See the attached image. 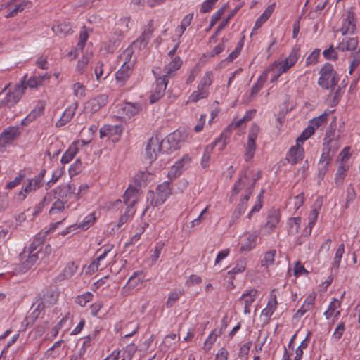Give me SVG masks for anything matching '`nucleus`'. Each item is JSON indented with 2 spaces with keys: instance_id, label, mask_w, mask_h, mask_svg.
I'll use <instances>...</instances> for the list:
<instances>
[{
  "instance_id": "1",
  "label": "nucleus",
  "mask_w": 360,
  "mask_h": 360,
  "mask_svg": "<svg viewBox=\"0 0 360 360\" xmlns=\"http://www.w3.org/2000/svg\"><path fill=\"white\" fill-rule=\"evenodd\" d=\"M261 177L259 170L247 169L235 183L233 188V194L237 195L242 189L245 190V201H248L252 195L256 181Z\"/></svg>"
},
{
  "instance_id": "2",
  "label": "nucleus",
  "mask_w": 360,
  "mask_h": 360,
  "mask_svg": "<svg viewBox=\"0 0 360 360\" xmlns=\"http://www.w3.org/2000/svg\"><path fill=\"white\" fill-rule=\"evenodd\" d=\"M53 200H58L63 202L67 209L75 210L79 203L77 201L80 198L79 194L75 193V186L74 184L61 185L53 190Z\"/></svg>"
},
{
  "instance_id": "3",
  "label": "nucleus",
  "mask_w": 360,
  "mask_h": 360,
  "mask_svg": "<svg viewBox=\"0 0 360 360\" xmlns=\"http://www.w3.org/2000/svg\"><path fill=\"white\" fill-rule=\"evenodd\" d=\"M53 200H58L63 202L67 209L75 210L79 203L77 201L80 198L79 194L75 193V186L74 184L61 185L53 190Z\"/></svg>"
},
{
  "instance_id": "4",
  "label": "nucleus",
  "mask_w": 360,
  "mask_h": 360,
  "mask_svg": "<svg viewBox=\"0 0 360 360\" xmlns=\"http://www.w3.org/2000/svg\"><path fill=\"white\" fill-rule=\"evenodd\" d=\"M6 86L0 92V108L7 107L11 108L15 106L25 94L26 86L25 82H20L16 84L13 89L6 91Z\"/></svg>"
},
{
  "instance_id": "5",
  "label": "nucleus",
  "mask_w": 360,
  "mask_h": 360,
  "mask_svg": "<svg viewBox=\"0 0 360 360\" xmlns=\"http://www.w3.org/2000/svg\"><path fill=\"white\" fill-rule=\"evenodd\" d=\"M335 108H328L321 115L318 117H314L309 122V124L307 128L302 131L301 135L297 138V142L304 143L308 139L320 126L328 121L330 118H333V115H335Z\"/></svg>"
},
{
  "instance_id": "6",
  "label": "nucleus",
  "mask_w": 360,
  "mask_h": 360,
  "mask_svg": "<svg viewBox=\"0 0 360 360\" xmlns=\"http://www.w3.org/2000/svg\"><path fill=\"white\" fill-rule=\"evenodd\" d=\"M318 84L326 89L334 90L336 85V71L330 63H326L319 71Z\"/></svg>"
},
{
  "instance_id": "7",
  "label": "nucleus",
  "mask_w": 360,
  "mask_h": 360,
  "mask_svg": "<svg viewBox=\"0 0 360 360\" xmlns=\"http://www.w3.org/2000/svg\"><path fill=\"white\" fill-rule=\"evenodd\" d=\"M171 193L169 182L164 181L157 186L156 192L150 191L148 193L147 200L153 206H158L166 201Z\"/></svg>"
},
{
  "instance_id": "8",
  "label": "nucleus",
  "mask_w": 360,
  "mask_h": 360,
  "mask_svg": "<svg viewBox=\"0 0 360 360\" xmlns=\"http://www.w3.org/2000/svg\"><path fill=\"white\" fill-rule=\"evenodd\" d=\"M299 58V51L296 49H293L288 56L283 60L274 61L269 68L266 70V72L268 71L278 72L281 75L285 72H287L297 63Z\"/></svg>"
},
{
  "instance_id": "9",
  "label": "nucleus",
  "mask_w": 360,
  "mask_h": 360,
  "mask_svg": "<svg viewBox=\"0 0 360 360\" xmlns=\"http://www.w3.org/2000/svg\"><path fill=\"white\" fill-rule=\"evenodd\" d=\"M353 162L354 158L351 148L349 146L345 147L339 153V179L347 174Z\"/></svg>"
},
{
  "instance_id": "10",
  "label": "nucleus",
  "mask_w": 360,
  "mask_h": 360,
  "mask_svg": "<svg viewBox=\"0 0 360 360\" xmlns=\"http://www.w3.org/2000/svg\"><path fill=\"white\" fill-rule=\"evenodd\" d=\"M154 75L156 77V81L153 86L152 93L150 97V102L154 103L160 99L165 93V90L168 84V79L162 75L157 76L156 72L153 70Z\"/></svg>"
},
{
  "instance_id": "11",
  "label": "nucleus",
  "mask_w": 360,
  "mask_h": 360,
  "mask_svg": "<svg viewBox=\"0 0 360 360\" xmlns=\"http://www.w3.org/2000/svg\"><path fill=\"white\" fill-rule=\"evenodd\" d=\"M224 136L225 134H221L219 137L217 138L212 143L205 147L201 159V165L203 168H206L209 166L211 154L215 146H218L219 150H222L225 148L226 140Z\"/></svg>"
},
{
  "instance_id": "12",
  "label": "nucleus",
  "mask_w": 360,
  "mask_h": 360,
  "mask_svg": "<svg viewBox=\"0 0 360 360\" xmlns=\"http://www.w3.org/2000/svg\"><path fill=\"white\" fill-rule=\"evenodd\" d=\"M342 27L339 29L342 35L354 34L356 29V19L352 10L347 11L342 17Z\"/></svg>"
},
{
  "instance_id": "13",
  "label": "nucleus",
  "mask_w": 360,
  "mask_h": 360,
  "mask_svg": "<svg viewBox=\"0 0 360 360\" xmlns=\"http://www.w3.org/2000/svg\"><path fill=\"white\" fill-rule=\"evenodd\" d=\"M67 207L63 202L58 200H54L52 206L49 210V214L52 217H56L57 214H61V219L50 224L49 231H54L65 219L68 217V213L65 212Z\"/></svg>"
},
{
  "instance_id": "14",
  "label": "nucleus",
  "mask_w": 360,
  "mask_h": 360,
  "mask_svg": "<svg viewBox=\"0 0 360 360\" xmlns=\"http://www.w3.org/2000/svg\"><path fill=\"white\" fill-rule=\"evenodd\" d=\"M136 350L134 344H129L122 350H113L104 360H131Z\"/></svg>"
},
{
  "instance_id": "15",
  "label": "nucleus",
  "mask_w": 360,
  "mask_h": 360,
  "mask_svg": "<svg viewBox=\"0 0 360 360\" xmlns=\"http://www.w3.org/2000/svg\"><path fill=\"white\" fill-rule=\"evenodd\" d=\"M259 130L260 129L257 124H252L250 129L246 146V151L245 153V159L246 161H249L253 158L255 155L256 149L255 141L258 136Z\"/></svg>"
},
{
  "instance_id": "16",
  "label": "nucleus",
  "mask_w": 360,
  "mask_h": 360,
  "mask_svg": "<svg viewBox=\"0 0 360 360\" xmlns=\"http://www.w3.org/2000/svg\"><path fill=\"white\" fill-rule=\"evenodd\" d=\"M43 184H41L40 177H33L29 179L28 183L22 186L21 191L15 195V198L18 201H24L27 195L32 192L40 188Z\"/></svg>"
},
{
  "instance_id": "17",
  "label": "nucleus",
  "mask_w": 360,
  "mask_h": 360,
  "mask_svg": "<svg viewBox=\"0 0 360 360\" xmlns=\"http://www.w3.org/2000/svg\"><path fill=\"white\" fill-rule=\"evenodd\" d=\"M162 141L158 136L151 137L146 147V158L150 163L153 162L158 156V154L161 151Z\"/></svg>"
},
{
  "instance_id": "18",
  "label": "nucleus",
  "mask_w": 360,
  "mask_h": 360,
  "mask_svg": "<svg viewBox=\"0 0 360 360\" xmlns=\"http://www.w3.org/2000/svg\"><path fill=\"white\" fill-rule=\"evenodd\" d=\"M39 250L31 249L30 248H25L20 257L22 265L25 271L30 269L37 261Z\"/></svg>"
},
{
  "instance_id": "19",
  "label": "nucleus",
  "mask_w": 360,
  "mask_h": 360,
  "mask_svg": "<svg viewBox=\"0 0 360 360\" xmlns=\"http://www.w3.org/2000/svg\"><path fill=\"white\" fill-rule=\"evenodd\" d=\"M359 41L356 37H344L339 42V51L348 52L349 54L360 53V48L358 47Z\"/></svg>"
},
{
  "instance_id": "20",
  "label": "nucleus",
  "mask_w": 360,
  "mask_h": 360,
  "mask_svg": "<svg viewBox=\"0 0 360 360\" xmlns=\"http://www.w3.org/2000/svg\"><path fill=\"white\" fill-rule=\"evenodd\" d=\"M123 131L121 125L105 124L100 129V138L108 137L113 141L119 140Z\"/></svg>"
},
{
  "instance_id": "21",
  "label": "nucleus",
  "mask_w": 360,
  "mask_h": 360,
  "mask_svg": "<svg viewBox=\"0 0 360 360\" xmlns=\"http://www.w3.org/2000/svg\"><path fill=\"white\" fill-rule=\"evenodd\" d=\"M335 126H336V116L333 115V118L331 119V122L330 124V128L326 130V136L324 138V147L323 148H330V151L336 152V144L337 140L334 139L335 133Z\"/></svg>"
},
{
  "instance_id": "22",
  "label": "nucleus",
  "mask_w": 360,
  "mask_h": 360,
  "mask_svg": "<svg viewBox=\"0 0 360 360\" xmlns=\"http://www.w3.org/2000/svg\"><path fill=\"white\" fill-rule=\"evenodd\" d=\"M335 153L336 152L330 151V148H323L322 155L318 163V174L320 178L323 179V176L326 174L328 171V165Z\"/></svg>"
},
{
  "instance_id": "23",
  "label": "nucleus",
  "mask_w": 360,
  "mask_h": 360,
  "mask_svg": "<svg viewBox=\"0 0 360 360\" xmlns=\"http://www.w3.org/2000/svg\"><path fill=\"white\" fill-rule=\"evenodd\" d=\"M58 294L53 291H47L43 295V297L39 298L34 304H37L36 310L41 311L46 307H49L56 303L58 300Z\"/></svg>"
},
{
  "instance_id": "24",
  "label": "nucleus",
  "mask_w": 360,
  "mask_h": 360,
  "mask_svg": "<svg viewBox=\"0 0 360 360\" xmlns=\"http://www.w3.org/2000/svg\"><path fill=\"white\" fill-rule=\"evenodd\" d=\"M191 159L188 156H184L181 159L176 162L168 172L167 176L170 179H175L179 176L183 170L188 167Z\"/></svg>"
},
{
  "instance_id": "25",
  "label": "nucleus",
  "mask_w": 360,
  "mask_h": 360,
  "mask_svg": "<svg viewBox=\"0 0 360 360\" xmlns=\"http://www.w3.org/2000/svg\"><path fill=\"white\" fill-rule=\"evenodd\" d=\"M302 142H297L296 140V145L291 147L286 155L288 162L292 165L297 164L300 162L304 158V149L301 146Z\"/></svg>"
},
{
  "instance_id": "26",
  "label": "nucleus",
  "mask_w": 360,
  "mask_h": 360,
  "mask_svg": "<svg viewBox=\"0 0 360 360\" xmlns=\"http://www.w3.org/2000/svg\"><path fill=\"white\" fill-rule=\"evenodd\" d=\"M20 132L18 127H8L5 129L0 135V146H5L11 143L20 135Z\"/></svg>"
},
{
  "instance_id": "27",
  "label": "nucleus",
  "mask_w": 360,
  "mask_h": 360,
  "mask_svg": "<svg viewBox=\"0 0 360 360\" xmlns=\"http://www.w3.org/2000/svg\"><path fill=\"white\" fill-rule=\"evenodd\" d=\"M169 62L165 65L164 69V74L162 76L168 79L173 77L178 70H179L183 64V61L180 57H173L169 58Z\"/></svg>"
},
{
  "instance_id": "28",
  "label": "nucleus",
  "mask_w": 360,
  "mask_h": 360,
  "mask_svg": "<svg viewBox=\"0 0 360 360\" xmlns=\"http://www.w3.org/2000/svg\"><path fill=\"white\" fill-rule=\"evenodd\" d=\"M258 295L259 291L256 289H251L242 295L240 301L244 305L243 311L245 314L250 313L251 306Z\"/></svg>"
},
{
  "instance_id": "29",
  "label": "nucleus",
  "mask_w": 360,
  "mask_h": 360,
  "mask_svg": "<svg viewBox=\"0 0 360 360\" xmlns=\"http://www.w3.org/2000/svg\"><path fill=\"white\" fill-rule=\"evenodd\" d=\"M134 68L129 65H122L120 68L115 73V80L119 86H124L130 76L133 73Z\"/></svg>"
},
{
  "instance_id": "30",
  "label": "nucleus",
  "mask_w": 360,
  "mask_h": 360,
  "mask_svg": "<svg viewBox=\"0 0 360 360\" xmlns=\"http://www.w3.org/2000/svg\"><path fill=\"white\" fill-rule=\"evenodd\" d=\"M45 103L42 101H39L31 112L22 120V125H27L41 116L44 111Z\"/></svg>"
},
{
  "instance_id": "31",
  "label": "nucleus",
  "mask_w": 360,
  "mask_h": 360,
  "mask_svg": "<svg viewBox=\"0 0 360 360\" xmlns=\"http://www.w3.org/2000/svg\"><path fill=\"white\" fill-rule=\"evenodd\" d=\"M154 31L153 20H150L146 26L143 32L139 38L134 42V44H139L140 48H145L152 37Z\"/></svg>"
},
{
  "instance_id": "32",
  "label": "nucleus",
  "mask_w": 360,
  "mask_h": 360,
  "mask_svg": "<svg viewBox=\"0 0 360 360\" xmlns=\"http://www.w3.org/2000/svg\"><path fill=\"white\" fill-rule=\"evenodd\" d=\"M140 195L139 189L129 186L123 195V201L127 207L133 206L138 202Z\"/></svg>"
},
{
  "instance_id": "33",
  "label": "nucleus",
  "mask_w": 360,
  "mask_h": 360,
  "mask_svg": "<svg viewBox=\"0 0 360 360\" xmlns=\"http://www.w3.org/2000/svg\"><path fill=\"white\" fill-rule=\"evenodd\" d=\"M114 245L112 244H108L99 248L97 252H101V253L91 262L89 268L93 271H97L101 265V262L107 257L108 254L112 251Z\"/></svg>"
},
{
  "instance_id": "34",
  "label": "nucleus",
  "mask_w": 360,
  "mask_h": 360,
  "mask_svg": "<svg viewBox=\"0 0 360 360\" xmlns=\"http://www.w3.org/2000/svg\"><path fill=\"white\" fill-rule=\"evenodd\" d=\"M77 108V103H73L68 106L62 114L60 118L57 121L56 126L61 127L68 123L75 115Z\"/></svg>"
},
{
  "instance_id": "35",
  "label": "nucleus",
  "mask_w": 360,
  "mask_h": 360,
  "mask_svg": "<svg viewBox=\"0 0 360 360\" xmlns=\"http://www.w3.org/2000/svg\"><path fill=\"white\" fill-rule=\"evenodd\" d=\"M111 71L105 69V64L103 61L98 60L94 66V74L98 82L105 81L110 75Z\"/></svg>"
},
{
  "instance_id": "36",
  "label": "nucleus",
  "mask_w": 360,
  "mask_h": 360,
  "mask_svg": "<svg viewBox=\"0 0 360 360\" xmlns=\"http://www.w3.org/2000/svg\"><path fill=\"white\" fill-rule=\"evenodd\" d=\"M258 236L257 232H254L252 233H246V242L242 243L240 247V251L241 252H249L254 249L257 244V238Z\"/></svg>"
},
{
  "instance_id": "37",
  "label": "nucleus",
  "mask_w": 360,
  "mask_h": 360,
  "mask_svg": "<svg viewBox=\"0 0 360 360\" xmlns=\"http://www.w3.org/2000/svg\"><path fill=\"white\" fill-rule=\"evenodd\" d=\"M50 78V76L46 73L42 76H33L29 78L27 81L25 80V76L23 77L22 80H20V82H25V84L26 86V89L27 87L30 89H36L39 86H41L43 84L45 80H49Z\"/></svg>"
},
{
  "instance_id": "38",
  "label": "nucleus",
  "mask_w": 360,
  "mask_h": 360,
  "mask_svg": "<svg viewBox=\"0 0 360 360\" xmlns=\"http://www.w3.org/2000/svg\"><path fill=\"white\" fill-rule=\"evenodd\" d=\"M108 101V96L106 94H100L93 98L89 101L93 111H97L101 108L105 106Z\"/></svg>"
},
{
  "instance_id": "39",
  "label": "nucleus",
  "mask_w": 360,
  "mask_h": 360,
  "mask_svg": "<svg viewBox=\"0 0 360 360\" xmlns=\"http://www.w3.org/2000/svg\"><path fill=\"white\" fill-rule=\"evenodd\" d=\"M280 218L281 214L279 210H270L268 213L267 221L265 224V227L272 231L279 223Z\"/></svg>"
},
{
  "instance_id": "40",
  "label": "nucleus",
  "mask_w": 360,
  "mask_h": 360,
  "mask_svg": "<svg viewBox=\"0 0 360 360\" xmlns=\"http://www.w3.org/2000/svg\"><path fill=\"white\" fill-rule=\"evenodd\" d=\"M315 296L313 295H308L302 307L297 311L295 316L298 318L302 317L304 314L312 309L314 304Z\"/></svg>"
},
{
  "instance_id": "41",
  "label": "nucleus",
  "mask_w": 360,
  "mask_h": 360,
  "mask_svg": "<svg viewBox=\"0 0 360 360\" xmlns=\"http://www.w3.org/2000/svg\"><path fill=\"white\" fill-rule=\"evenodd\" d=\"M77 144L78 142L75 141L69 146L61 158L62 164H68L75 158L79 150Z\"/></svg>"
},
{
  "instance_id": "42",
  "label": "nucleus",
  "mask_w": 360,
  "mask_h": 360,
  "mask_svg": "<svg viewBox=\"0 0 360 360\" xmlns=\"http://www.w3.org/2000/svg\"><path fill=\"white\" fill-rule=\"evenodd\" d=\"M133 48L129 46L120 55L119 59L121 62H123L122 65L134 67L135 59L133 58Z\"/></svg>"
},
{
  "instance_id": "43",
  "label": "nucleus",
  "mask_w": 360,
  "mask_h": 360,
  "mask_svg": "<svg viewBox=\"0 0 360 360\" xmlns=\"http://www.w3.org/2000/svg\"><path fill=\"white\" fill-rule=\"evenodd\" d=\"M79 265L75 262H70L59 276L60 280L70 278L78 270Z\"/></svg>"
},
{
  "instance_id": "44",
  "label": "nucleus",
  "mask_w": 360,
  "mask_h": 360,
  "mask_svg": "<svg viewBox=\"0 0 360 360\" xmlns=\"http://www.w3.org/2000/svg\"><path fill=\"white\" fill-rule=\"evenodd\" d=\"M52 201V194L51 193H46L44 198L33 207L32 216L37 217L39 214H40L42 212L44 208Z\"/></svg>"
},
{
  "instance_id": "45",
  "label": "nucleus",
  "mask_w": 360,
  "mask_h": 360,
  "mask_svg": "<svg viewBox=\"0 0 360 360\" xmlns=\"http://www.w3.org/2000/svg\"><path fill=\"white\" fill-rule=\"evenodd\" d=\"M274 9V5H270L269 6L265 11L263 12V13L257 19L253 31L258 30L260 28L262 25L269 19V18L272 14Z\"/></svg>"
},
{
  "instance_id": "46",
  "label": "nucleus",
  "mask_w": 360,
  "mask_h": 360,
  "mask_svg": "<svg viewBox=\"0 0 360 360\" xmlns=\"http://www.w3.org/2000/svg\"><path fill=\"white\" fill-rule=\"evenodd\" d=\"M320 208H321V203L319 202H316L312 207V209H311V210L309 214V217H308V219H309L308 234L311 233V229L316 221Z\"/></svg>"
},
{
  "instance_id": "47",
  "label": "nucleus",
  "mask_w": 360,
  "mask_h": 360,
  "mask_svg": "<svg viewBox=\"0 0 360 360\" xmlns=\"http://www.w3.org/2000/svg\"><path fill=\"white\" fill-rule=\"evenodd\" d=\"M193 18V14L189 13L186 15L181 21L180 25L176 28V34L181 37L184 33L186 28L191 25Z\"/></svg>"
},
{
  "instance_id": "48",
  "label": "nucleus",
  "mask_w": 360,
  "mask_h": 360,
  "mask_svg": "<svg viewBox=\"0 0 360 360\" xmlns=\"http://www.w3.org/2000/svg\"><path fill=\"white\" fill-rule=\"evenodd\" d=\"M213 82V72L212 71H207L203 77L201 78L198 87L202 90L209 92V88Z\"/></svg>"
},
{
  "instance_id": "49",
  "label": "nucleus",
  "mask_w": 360,
  "mask_h": 360,
  "mask_svg": "<svg viewBox=\"0 0 360 360\" xmlns=\"http://www.w3.org/2000/svg\"><path fill=\"white\" fill-rule=\"evenodd\" d=\"M144 274L142 271H137L133 273L127 281V284L131 288L137 287L143 281Z\"/></svg>"
},
{
  "instance_id": "50",
  "label": "nucleus",
  "mask_w": 360,
  "mask_h": 360,
  "mask_svg": "<svg viewBox=\"0 0 360 360\" xmlns=\"http://www.w3.org/2000/svg\"><path fill=\"white\" fill-rule=\"evenodd\" d=\"M90 56L83 55L77 61L75 70L79 75L84 74L88 68V65L90 60Z\"/></svg>"
},
{
  "instance_id": "51",
  "label": "nucleus",
  "mask_w": 360,
  "mask_h": 360,
  "mask_svg": "<svg viewBox=\"0 0 360 360\" xmlns=\"http://www.w3.org/2000/svg\"><path fill=\"white\" fill-rule=\"evenodd\" d=\"M247 202L248 201H245L244 198L240 199L239 204L231 216V222L232 224H233L241 216V214L245 212L247 208Z\"/></svg>"
},
{
  "instance_id": "52",
  "label": "nucleus",
  "mask_w": 360,
  "mask_h": 360,
  "mask_svg": "<svg viewBox=\"0 0 360 360\" xmlns=\"http://www.w3.org/2000/svg\"><path fill=\"white\" fill-rule=\"evenodd\" d=\"M135 212H136V210L134 207H133V206L127 207V209H126L124 213L120 217V218L118 221L117 227L120 228L124 224L130 221L133 218Z\"/></svg>"
},
{
  "instance_id": "53",
  "label": "nucleus",
  "mask_w": 360,
  "mask_h": 360,
  "mask_svg": "<svg viewBox=\"0 0 360 360\" xmlns=\"http://www.w3.org/2000/svg\"><path fill=\"white\" fill-rule=\"evenodd\" d=\"M209 92L201 89L197 86V90L194 91L188 97L187 103H196L201 99L206 98Z\"/></svg>"
},
{
  "instance_id": "54",
  "label": "nucleus",
  "mask_w": 360,
  "mask_h": 360,
  "mask_svg": "<svg viewBox=\"0 0 360 360\" xmlns=\"http://www.w3.org/2000/svg\"><path fill=\"white\" fill-rule=\"evenodd\" d=\"M96 219L95 213H90L83 219L82 222L77 224V229L87 230L94 224Z\"/></svg>"
},
{
  "instance_id": "55",
  "label": "nucleus",
  "mask_w": 360,
  "mask_h": 360,
  "mask_svg": "<svg viewBox=\"0 0 360 360\" xmlns=\"http://www.w3.org/2000/svg\"><path fill=\"white\" fill-rule=\"evenodd\" d=\"M301 218L292 217L290 218L288 221V233L290 235H295L299 232V229L301 224Z\"/></svg>"
},
{
  "instance_id": "56",
  "label": "nucleus",
  "mask_w": 360,
  "mask_h": 360,
  "mask_svg": "<svg viewBox=\"0 0 360 360\" xmlns=\"http://www.w3.org/2000/svg\"><path fill=\"white\" fill-rule=\"evenodd\" d=\"M51 231H49V229L44 232V233H40L39 234H37L32 243L28 247L31 249H36V250H39V252L41 251V245H42L46 239V234L48 233H51Z\"/></svg>"
},
{
  "instance_id": "57",
  "label": "nucleus",
  "mask_w": 360,
  "mask_h": 360,
  "mask_svg": "<svg viewBox=\"0 0 360 360\" xmlns=\"http://www.w3.org/2000/svg\"><path fill=\"white\" fill-rule=\"evenodd\" d=\"M247 266V259L245 258H240L236 261L235 266L228 272L229 274L236 275L243 273Z\"/></svg>"
},
{
  "instance_id": "58",
  "label": "nucleus",
  "mask_w": 360,
  "mask_h": 360,
  "mask_svg": "<svg viewBox=\"0 0 360 360\" xmlns=\"http://www.w3.org/2000/svg\"><path fill=\"white\" fill-rule=\"evenodd\" d=\"M141 109V105L139 103H127L123 107V110L128 116H134L136 115Z\"/></svg>"
},
{
  "instance_id": "59",
  "label": "nucleus",
  "mask_w": 360,
  "mask_h": 360,
  "mask_svg": "<svg viewBox=\"0 0 360 360\" xmlns=\"http://www.w3.org/2000/svg\"><path fill=\"white\" fill-rule=\"evenodd\" d=\"M31 2L22 1L20 4L16 5L14 8L11 10L6 15V18H11L16 15L19 12H22L25 8L31 6Z\"/></svg>"
},
{
  "instance_id": "60",
  "label": "nucleus",
  "mask_w": 360,
  "mask_h": 360,
  "mask_svg": "<svg viewBox=\"0 0 360 360\" xmlns=\"http://www.w3.org/2000/svg\"><path fill=\"white\" fill-rule=\"evenodd\" d=\"M267 79V73L264 72L262 75H261L257 82L252 86L251 89V95H256L263 87L264 83Z\"/></svg>"
},
{
  "instance_id": "61",
  "label": "nucleus",
  "mask_w": 360,
  "mask_h": 360,
  "mask_svg": "<svg viewBox=\"0 0 360 360\" xmlns=\"http://www.w3.org/2000/svg\"><path fill=\"white\" fill-rule=\"evenodd\" d=\"M184 292L182 290H174L169 294L166 302V307L171 308L174 303L182 296Z\"/></svg>"
},
{
  "instance_id": "62",
  "label": "nucleus",
  "mask_w": 360,
  "mask_h": 360,
  "mask_svg": "<svg viewBox=\"0 0 360 360\" xmlns=\"http://www.w3.org/2000/svg\"><path fill=\"white\" fill-rule=\"evenodd\" d=\"M276 254V251L275 250H271L266 252L262 261V265L266 267L272 265L275 260Z\"/></svg>"
},
{
  "instance_id": "63",
  "label": "nucleus",
  "mask_w": 360,
  "mask_h": 360,
  "mask_svg": "<svg viewBox=\"0 0 360 360\" xmlns=\"http://www.w3.org/2000/svg\"><path fill=\"white\" fill-rule=\"evenodd\" d=\"M72 89L75 96L82 98L85 96L86 87L80 82H76L72 86Z\"/></svg>"
},
{
  "instance_id": "64",
  "label": "nucleus",
  "mask_w": 360,
  "mask_h": 360,
  "mask_svg": "<svg viewBox=\"0 0 360 360\" xmlns=\"http://www.w3.org/2000/svg\"><path fill=\"white\" fill-rule=\"evenodd\" d=\"M93 299V294L90 292H86L76 298V302L81 307H85L86 304L91 302Z\"/></svg>"
}]
</instances>
